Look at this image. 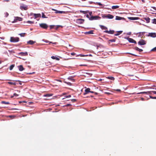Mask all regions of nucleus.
I'll list each match as a JSON object with an SVG mask.
<instances>
[{"mask_svg": "<svg viewBox=\"0 0 156 156\" xmlns=\"http://www.w3.org/2000/svg\"><path fill=\"white\" fill-rule=\"evenodd\" d=\"M80 12L81 13H83V14H85L86 13V12L84 11L80 10Z\"/></svg>", "mask_w": 156, "mask_h": 156, "instance_id": "46", "label": "nucleus"}, {"mask_svg": "<svg viewBox=\"0 0 156 156\" xmlns=\"http://www.w3.org/2000/svg\"><path fill=\"white\" fill-rule=\"evenodd\" d=\"M51 96V95L50 94H47L44 95L45 97H50Z\"/></svg>", "mask_w": 156, "mask_h": 156, "instance_id": "43", "label": "nucleus"}, {"mask_svg": "<svg viewBox=\"0 0 156 156\" xmlns=\"http://www.w3.org/2000/svg\"><path fill=\"white\" fill-rule=\"evenodd\" d=\"M141 99L143 101L144 100V99L143 98H141Z\"/></svg>", "mask_w": 156, "mask_h": 156, "instance_id": "60", "label": "nucleus"}, {"mask_svg": "<svg viewBox=\"0 0 156 156\" xmlns=\"http://www.w3.org/2000/svg\"><path fill=\"white\" fill-rule=\"evenodd\" d=\"M71 54L72 55H75V53L73 52V53H71Z\"/></svg>", "mask_w": 156, "mask_h": 156, "instance_id": "55", "label": "nucleus"}, {"mask_svg": "<svg viewBox=\"0 0 156 156\" xmlns=\"http://www.w3.org/2000/svg\"><path fill=\"white\" fill-rule=\"evenodd\" d=\"M93 30H90L88 32H87V33L88 34H93Z\"/></svg>", "mask_w": 156, "mask_h": 156, "instance_id": "38", "label": "nucleus"}, {"mask_svg": "<svg viewBox=\"0 0 156 156\" xmlns=\"http://www.w3.org/2000/svg\"><path fill=\"white\" fill-rule=\"evenodd\" d=\"M19 69L20 71H22L24 70V68H23L22 65H20L19 67Z\"/></svg>", "mask_w": 156, "mask_h": 156, "instance_id": "20", "label": "nucleus"}, {"mask_svg": "<svg viewBox=\"0 0 156 156\" xmlns=\"http://www.w3.org/2000/svg\"><path fill=\"white\" fill-rule=\"evenodd\" d=\"M54 26V25H51L50 26L51 29L53 28V27Z\"/></svg>", "mask_w": 156, "mask_h": 156, "instance_id": "54", "label": "nucleus"}, {"mask_svg": "<svg viewBox=\"0 0 156 156\" xmlns=\"http://www.w3.org/2000/svg\"><path fill=\"white\" fill-rule=\"evenodd\" d=\"M35 41H33L32 40H30L27 42V43L28 44L32 45L35 43Z\"/></svg>", "mask_w": 156, "mask_h": 156, "instance_id": "18", "label": "nucleus"}, {"mask_svg": "<svg viewBox=\"0 0 156 156\" xmlns=\"http://www.w3.org/2000/svg\"><path fill=\"white\" fill-rule=\"evenodd\" d=\"M129 19L131 20H137L138 18L137 17H129L128 18Z\"/></svg>", "mask_w": 156, "mask_h": 156, "instance_id": "22", "label": "nucleus"}, {"mask_svg": "<svg viewBox=\"0 0 156 156\" xmlns=\"http://www.w3.org/2000/svg\"><path fill=\"white\" fill-rule=\"evenodd\" d=\"M3 42V44H6V43L4 42Z\"/></svg>", "mask_w": 156, "mask_h": 156, "instance_id": "64", "label": "nucleus"}, {"mask_svg": "<svg viewBox=\"0 0 156 156\" xmlns=\"http://www.w3.org/2000/svg\"><path fill=\"white\" fill-rule=\"evenodd\" d=\"M138 43L139 45H144L146 44V41L144 40L141 39L140 41L138 42Z\"/></svg>", "mask_w": 156, "mask_h": 156, "instance_id": "6", "label": "nucleus"}, {"mask_svg": "<svg viewBox=\"0 0 156 156\" xmlns=\"http://www.w3.org/2000/svg\"><path fill=\"white\" fill-rule=\"evenodd\" d=\"M135 49L136 50L138 51L139 52H141V51H143V50L142 49H140L138 47L135 48Z\"/></svg>", "mask_w": 156, "mask_h": 156, "instance_id": "27", "label": "nucleus"}, {"mask_svg": "<svg viewBox=\"0 0 156 156\" xmlns=\"http://www.w3.org/2000/svg\"><path fill=\"white\" fill-rule=\"evenodd\" d=\"M151 92L153 93L154 94H156V91H147V92H142L138 93V94H151Z\"/></svg>", "mask_w": 156, "mask_h": 156, "instance_id": "2", "label": "nucleus"}, {"mask_svg": "<svg viewBox=\"0 0 156 156\" xmlns=\"http://www.w3.org/2000/svg\"><path fill=\"white\" fill-rule=\"evenodd\" d=\"M51 58L53 59H56L57 60H59V59L56 56H52L51 57Z\"/></svg>", "mask_w": 156, "mask_h": 156, "instance_id": "26", "label": "nucleus"}, {"mask_svg": "<svg viewBox=\"0 0 156 156\" xmlns=\"http://www.w3.org/2000/svg\"><path fill=\"white\" fill-rule=\"evenodd\" d=\"M2 104H9V102H6L5 101H2Z\"/></svg>", "mask_w": 156, "mask_h": 156, "instance_id": "31", "label": "nucleus"}, {"mask_svg": "<svg viewBox=\"0 0 156 156\" xmlns=\"http://www.w3.org/2000/svg\"><path fill=\"white\" fill-rule=\"evenodd\" d=\"M86 17L88 18L89 19V18H90V17L89 16V15H86Z\"/></svg>", "mask_w": 156, "mask_h": 156, "instance_id": "53", "label": "nucleus"}, {"mask_svg": "<svg viewBox=\"0 0 156 156\" xmlns=\"http://www.w3.org/2000/svg\"><path fill=\"white\" fill-rule=\"evenodd\" d=\"M146 36L154 38L156 37V33H149L148 34L146 35Z\"/></svg>", "mask_w": 156, "mask_h": 156, "instance_id": "5", "label": "nucleus"}, {"mask_svg": "<svg viewBox=\"0 0 156 156\" xmlns=\"http://www.w3.org/2000/svg\"><path fill=\"white\" fill-rule=\"evenodd\" d=\"M68 79L72 81H74V79L72 77H69L68 78Z\"/></svg>", "mask_w": 156, "mask_h": 156, "instance_id": "35", "label": "nucleus"}, {"mask_svg": "<svg viewBox=\"0 0 156 156\" xmlns=\"http://www.w3.org/2000/svg\"><path fill=\"white\" fill-rule=\"evenodd\" d=\"M14 67V65H11V66H10V67H9V69L10 70H12L13 68Z\"/></svg>", "mask_w": 156, "mask_h": 156, "instance_id": "33", "label": "nucleus"}, {"mask_svg": "<svg viewBox=\"0 0 156 156\" xmlns=\"http://www.w3.org/2000/svg\"><path fill=\"white\" fill-rule=\"evenodd\" d=\"M151 51H156V47L153 49H152L151 50Z\"/></svg>", "mask_w": 156, "mask_h": 156, "instance_id": "41", "label": "nucleus"}, {"mask_svg": "<svg viewBox=\"0 0 156 156\" xmlns=\"http://www.w3.org/2000/svg\"><path fill=\"white\" fill-rule=\"evenodd\" d=\"M107 18H108L109 19H112L113 18L114 16L110 14H108L106 15Z\"/></svg>", "mask_w": 156, "mask_h": 156, "instance_id": "13", "label": "nucleus"}, {"mask_svg": "<svg viewBox=\"0 0 156 156\" xmlns=\"http://www.w3.org/2000/svg\"><path fill=\"white\" fill-rule=\"evenodd\" d=\"M104 32L106 33L112 34H114V30H105L104 31Z\"/></svg>", "mask_w": 156, "mask_h": 156, "instance_id": "14", "label": "nucleus"}, {"mask_svg": "<svg viewBox=\"0 0 156 156\" xmlns=\"http://www.w3.org/2000/svg\"><path fill=\"white\" fill-rule=\"evenodd\" d=\"M110 41L112 42H115V40L113 39L111 40Z\"/></svg>", "mask_w": 156, "mask_h": 156, "instance_id": "49", "label": "nucleus"}, {"mask_svg": "<svg viewBox=\"0 0 156 156\" xmlns=\"http://www.w3.org/2000/svg\"><path fill=\"white\" fill-rule=\"evenodd\" d=\"M78 20L79 21V23L80 24L83 23L84 21V20L83 19H79Z\"/></svg>", "mask_w": 156, "mask_h": 156, "instance_id": "29", "label": "nucleus"}, {"mask_svg": "<svg viewBox=\"0 0 156 156\" xmlns=\"http://www.w3.org/2000/svg\"><path fill=\"white\" fill-rule=\"evenodd\" d=\"M26 23H30V24H32L34 23V22L33 21H28Z\"/></svg>", "mask_w": 156, "mask_h": 156, "instance_id": "34", "label": "nucleus"}, {"mask_svg": "<svg viewBox=\"0 0 156 156\" xmlns=\"http://www.w3.org/2000/svg\"><path fill=\"white\" fill-rule=\"evenodd\" d=\"M19 96V95L16 94V93H14L13 94V96H11V98H13L14 97V96Z\"/></svg>", "mask_w": 156, "mask_h": 156, "instance_id": "32", "label": "nucleus"}, {"mask_svg": "<svg viewBox=\"0 0 156 156\" xmlns=\"http://www.w3.org/2000/svg\"><path fill=\"white\" fill-rule=\"evenodd\" d=\"M9 1V0H5L4 1V2H8Z\"/></svg>", "mask_w": 156, "mask_h": 156, "instance_id": "59", "label": "nucleus"}, {"mask_svg": "<svg viewBox=\"0 0 156 156\" xmlns=\"http://www.w3.org/2000/svg\"><path fill=\"white\" fill-rule=\"evenodd\" d=\"M150 98L152 99H156V97H153L151 96H149Z\"/></svg>", "mask_w": 156, "mask_h": 156, "instance_id": "47", "label": "nucleus"}, {"mask_svg": "<svg viewBox=\"0 0 156 156\" xmlns=\"http://www.w3.org/2000/svg\"><path fill=\"white\" fill-rule=\"evenodd\" d=\"M52 10L53 11H55V13H59L62 14V13H66V12L65 11H58L56 9H52Z\"/></svg>", "mask_w": 156, "mask_h": 156, "instance_id": "11", "label": "nucleus"}, {"mask_svg": "<svg viewBox=\"0 0 156 156\" xmlns=\"http://www.w3.org/2000/svg\"><path fill=\"white\" fill-rule=\"evenodd\" d=\"M42 18H47V17H46L45 16V15H44V13L42 12Z\"/></svg>", "mask_w": 156, "mask_h": 156, "instance_id": "37", "label": "nucleus"}, {"mask_svg": "<svg viewBox=\"0 0 156 156\" xmlns=\"http://www.w3.org/2000/svg\"><path fill=\"white\" fill-rule=\"evenodd\" d=\"M122 31H118L117 32V33L116 34H115V35L116 36L119 35H120V34H121L122 33Z\"/></svg>", "mask_w": 156, "mask_h": 156, "instance_id": "25", "label": "nucleus"}, {"mask_svg": "<svg viewBox=\"0 0 156 156\" xmlns=\"http://www.w3.org/2000/svg\"><path fill=\"white\" fill-rule=\"evenodd\" d=\"M8 83L9 84L13 85H16V83L15 82H9Z\"/></svg>", "mask_w": 156, "mask_h": 156, "instance_id": "28", "label": "nucleus"}, {"mask_svg": "<svg viewBox=\"0 0 156 156\" xmlns=\"http://www.w3.org/2000/svg\"><path fill=\"white\" fill-rule=\"evenodd\" d=\"M102 80V79H99V81H101Z\"/></svg>", "mask_w": 156, "mask_h": 156, "instance_id": "63", "label": "nucleus"}, {"mask_svg": "<svg viewBox=\"0 0 156 156\" xmlns=\"http://www.w3.org/2000/svg\"><path fill=\"white\" fill-rule=\"evenodd\" d=\"M71 97V95H68V96H65V98H70Z\"/></svg>", "mask_w": 156, "mask_h": 156, "instance_id": "45", "label": "nucleus"}, {"mask_svg": "<svg viewBox=\"0 0 156 156\" xmlns=\"http://www.w3.org/2000/svg\"><path fill=\"white\" fill-rule=\"evenodd\" d=\"M95 4L98 5L100 6L102 5L100 2H96V3H94Z\"/></svg>", "mask_w": 156, "mask_h": 156, "instance_id": "36", "label": "nucleus"}, {"mask_svg": "<svg viewBox=\"0 0 156 156\" xmlns=\"http://www.w3.org/2000/svg\"><path fill=\"white\" fill-rule=\"evenodd\" d=\"M127 39L128 41L130 43H133L135 44H136V41L132 38H127Z\"/></svg>", "mask_w": 156, "mask_h": 156, "instance_id": "10", "label": "nucleus"}, {"mask_svg": "<svg viewBox=\"0 0 156 156\" xmlns=\"http://www.w3.org/2000/svg\"><path fill=\"white\" fill-rule=\"evenodd\" d=\"M31 15H33L34 16V18L35 19L38 18V17H40L41 16V14H35L31 13L30 14Z\"/></svg>", "mask_w": 156, "mask_h": 156, "instance_id": "9", "label": "nucleus"}, {"mask_svg": "<svg viewBox=\"0 0 156 156\" xmlns=\"http://www.w3.org/2000/svg\"><path fill=\"white\" fill-rule=\"evenodd\" d=\"M89 15L90 16H92V12H89Z\"/></svg>", "mask_w": 156, "mask_h": 156, "instance_id": "50", "label": "nucleus"}, {"mask_svg": "<svg viewBox=\"0 0 156 156\" xmlns=\"http://www.w3.org/2000/svg\"><path fill=\"white\" fill-rule=\"evenodd\" d=\"M80 56H88L87 55H82V54H80Z\"/></svg>", "mask_w": 156, "mask_h": 156, "instance_id": "51", "label": "nucleus"}, {"mask_svg": "<svg viewBox=\"0 0 156 156\" xmlns=\"http://www.w3.org/2000/svg\"><path fill=\"white\" fill-rule=\"evenodd\" d=\"M76 101V99H72L71 100V101L73 102H75Z\"/></svg>", "mask_w": 156, "mask_h": 156, "instance_id": "52", "label": "nucleus"}, {"mask_svg": "<svg viewBox=\"0 0 156 156\" xmlns=\"http://www.w3.org/2000/svg\"><path fill=\"white\" fill-rule=\"evenodd\" d=\"M71 105L70 104H67V105H65L64 106V107H67V106H69L70 105Z\"/></svg>", "mask_w": 156, "mask_h": 156, "instance_id": "48", "label": "nucleus"}, {"mask_svg": "<svg viewBox=\"0 0 156 156\" xmlns=\"http://www.w3.org/2000/svg\"><path fill=\"white\" fill-rule=\"evenodd\" d=\"M5 14V16L7 17L9 15V13L7 12H5L4 13Z\"/></svg>", "mask_w": 156, "mask_h": 156, "instance_id": "39", "label": "nucleus"}, {"mask_svg": "<svg viewBox=\"0 0 156 156\" xmlns=\"http://www.w3.org/2000/svg\"><path fill=\"white\" fill-rule=\"evenodd\" d=\"M50 43H52V44H56V43H56V42H54V43H53V42H51Z\"/></svg>", "mask_w": 156, "mask_h": 156, "instance_id": "56", "label": "nucleus"}, {"mask_svg": "<svg viewBox=\"0 0 156 156\" xmlns=\"http://www.w3.org/2000/svg\"><path fill=\"white\" fill-rule=\"evenodd\" d=\"M145 33V32H140L139 33H137V34L138 35V37H143V36L144 35V34Z\"/></svg>", "mask_w": 156, "mask_h": 156, "instance_id": "12", "label": "nucleus"}, {"mask_svg": "<svg viewBox=\"0 0 156 156\" xmlns=\"http://www.w3.org/2000/svg\"><path fill=\"white\" fill-rule=\"evenodd\" d=\"M19 38L18 37H11L10 41L11 42H16L19 41Z\"/></svg>", "mask_w": 156, "mask_h": 156, "instance_id": "1", "label": "nucleus"}, {"mask_svg": "<svg viewBox=\"0 0 156 156\" xmlns=\"http://www.w3.org/2000/svg\"><path fill=\"white\" fill-rule=\"evenodd\" d=\"M90 89L89 88H87L85 90V93H84V94H87L88 93L90 92Z\"/></svg>", "mask_w": 156, "mask_h": 156, "instance_id": "19", "label": "nucleus"}, {"mask_svg": "<svg viewBox=\"0 0 156 156\" xmlns=\"http://www.w3.org/2000/svg\"><path fill=\"white\" fill-rule=\"evenodd\" d=\"M102 17L103 18H107L106 15H102Z\"/></svg>", "mask_w": 156, "mask_h": 156, "instance_id": "40", "label": "nucleus"}, {"mask_svg": "<svg viewBox=\"0 0 156 156\" xmlns=\"http://www.w3.org/2000/svg\"><path fill=\"white\" fill-rule=\"evenodd\" d=\"M92 75V74L90 73H85L84 76L87 77H89L91 76Z\"/></svg>", "mask_w": 156, "mask_h": 156, "instance_id": "16", "label": "nucleus"}, {"mask_svg": "<svg viewBox=\"0 0 156 156\" xmlns=\"http://www.w3.org/2000/svg\"><path fill=\"white\" fill-rule=\"evenodd\" d=\"M40 26L41 27L45 29H46L48 27V25L46 23H41L40 24Z\"/></svg>", "mask_w": 156, "mask_h": 156, "instance_id": "8", "label": "nucleus"}, {"mask_svg": "<svg viewBox=\"0 0 156 156\" xmlns=\"http://www.w3.org/2000/svg\"><path fill=\"white\" fill-rule=\"evenodd\" d=\"M107 78L111 80H114L115 79L114 77L112 76H108Z\"/></svg>", "mask_w": 156, "mask_h": 156, "instance_id": "30", "label": "nucleus"}, {"mask_svg": "<svg viewBox=\"0 0 156 156\" xmlns=\"http://www.w3.org/2000/svg\"><path fill=\"white\" fill-rule=\"evenodd\" d=\"M153 23L156 24V19H153Z\"/></svg>", "mask_w": 156, "mask_h": 156, "instance_id": "42", "label": "nucleus"}, {"mask_svg": "<svg viewBox=\"0 0 156 156\" xmlns=\"http://www.w3.org/2000/svg\"><path fill=\"white\" fill-rule=\"evenodd\" d=\"M153 9H155V10H156V8L155 7H154L153 8Z\"/></svg>", "mask_w": 156, "mask_h": 156, "instance_id": "62", "label": "nucleus"}, {"mask_svg": "<svg viewBox=\"0 0 156 156\" xmlns=\"http://www.w3.org/2000/svg\"><path fill=\"white\" fill-rule=\"evenodd\" d=\"M25 34V33H21L19 35H20L21 37H23Z\"/></svg>", "mask_w": 156, "mask_h": 156, "instance_id": "44", "label": "nucleus"}, {"mask_svg": "<svg viewBox=\"0 0 156 156\" xmlns=\"http://www.w3.org/2000/svg\"><path fill=\"white\" fill-rule=\"evenodd\" d=\"M117 90V91H120V90H119V89H117V90Z\"/></svg>", "mask_w": 156, "mask_h": 156, "instance_id": "61", "label": "nucleus"}, {"mask_svg": "<svg viewBox=\"0 0 156 156\" xmlns=\"http://www.w3.org/2000/svg\"><path fill=\"white\" fill-rule=\"evenodd\" d=\"M144 19L145 20L147 23H149L150 22V19L149 17H147L145 18H144Z\"/></svg>", "mask_w": 156, "mask_h": 156, "instance_id": "21", "label": "nucleus"}, {"mask_svg": "<svg viewBox=\"0 0 156 156\" xmlns=\"http://www.w3.org/2000/svg\"><path fill=\"white\" fill-rule=\"evenodd\" d=\"M100 26L102 30H106L107 29V28L104 26L100 25Z\"/></svg>", "mask_w": 156, "mask_h": 156, "instance_id": "23", "label": "nucleus"}, {"mask_svg": "<svg viewBox=\"0 0 156 156\" xmlns=\"http://www.w3.org/2000/svg\"><path fill=\"white\" fill-rule=\"evenodd\" d=\"M130 54H131V55H133L134 56H137L136 55H135V54H132V53H129Z\"/></svg>", "mask_w": 156, "mask_h": 156, "instance_id": "57", "label": "nucleus"}, {"mask_svg": "<svg viewBox=\"0 0 156 156\" xmlns=\"http://www.w3.org/2000/svg\"><path fill=\"white\" fill-rule=\"evenodd\" d=\"M20 9L21 10H26L28 9V6L27 5L23 4L20 6Z\"/></svg>", "mask_w": 156, "mask_h": 156, "instance_id": "4", "label": "nucleus"}, {"mask_svg": "<svg viewBox=\"0 0 156 156\" xmlns=\"http://www.w3.org/2000/svg\"><path fill=\"white\" fill-rule=\"evenodd\" d=\"M119 7V5H115L113 6L112 7V9H117Z\"/></svg>", "mask_w": 156, "mask_h": 156, "instance_id": "24", "label": "nucleus"}, {"mask_svg": "<svg viewBox=\"0 0 156 156\" xmlns=\"http://www.w3.org/2000/svg\"><path fill=\"white\" fill-rule=\"evenodd\" d=\"M22 20V18L16 17H15L14 19V21L12 22V23H15L17 21V20L19 21H21Z\"/></svg>", "mask_w": 156, "mask_h": 156, "instance_id": "7", "label": "nucleus"}, {"mask_svg": "<svg viewBox=\"0 0 156 156\" xmlns=\"http://www.w3.org/2000/svg\"><path fill=\"white\" fill-rule=\"evenodd\" d=\"M99 47H100V46H97V49H98Z\"/></svg>", "mask_w": 156, "mask_h": 156, "instance_id": "58", "label": "nucleus"}, {"mask_svg": "<svg viewBox=\"0 0 156 156\" xmlns=\"http://www.w3.org/2000/svg\"><path fill=\"white\" fill-rule=\"evenodd\" d=\"M19 54L22 56H27L28 55V53L27 52H20L19 53Z\"/></svg>", "mask_w": 156, "mask_h": 156, "instance_id": "17", "label": "nucleus"}, {"mask_svg": "<svg viewBox=\"0 0 156 156\" xmlns=\"http://www.w3.org/2000/svg\"><path fill=\"white\" fill-rule=\"evenodd\" d=\"M101 17L98 16H91L90 18H89V20H99L101 19Z\"/></svg>", "mask_w": 156, "mask_h": 156, "instance_id": "3", "label": "nucleus"}, {"mask_svg": "<svg viewBox=\"0 0 156 156\" xmlns=\"http://www.w3.org/2000/svg\"><path fill=\"white\" fill-rule=\"evenodd\" d=\"M124 19V18L123 17L118 16H116L115 17V20H120Z\"/></svg>", "mask_w": 156, "mask_h": 156, "instance_id": "15", "label": "nucleus"}]
</instances>
